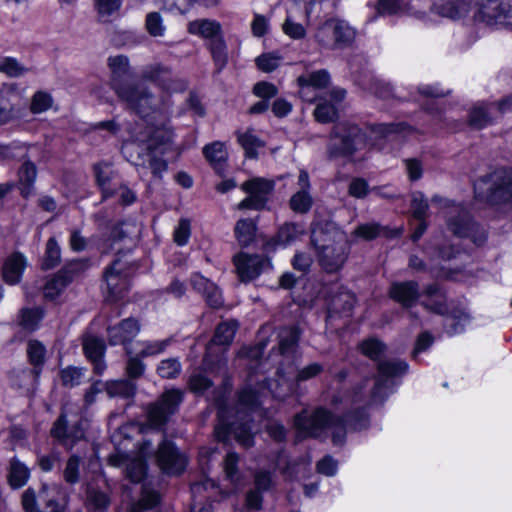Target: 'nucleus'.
I'll return each mask as SVG.
<instances>
[{"label":"nucleus","mask_w":512,"mask_h":512,"mask_svg":"<svg viewBox=\"0 0 512 512\" xmlns=\"http://www.w3.org/2000/svg\"><path fill=\"white\" fill-rule=\"evenodd\" d=\"M347 393L344 398L335 395L332 399L333 404L343 403L347 407L353 408L346 419L332 415L327 409L318 407L312 411L303 409L293 418V427L296 431V441H302L307 438H320L325 436L328 431L332 432V442L334 445H341L345 439V422L353 429L360 430L368 425V415L363 404H351L346 401Z\"/></svg>","instance_id":"f257e3e1"},{"label":"nucleus","mask_w":512,"mask_h":512,"mask_svg":"<svg viewBox=\"0 0 512 512\" xmlns=\"http://www.w3.org/2000/svg\"><path fill=\"white\" fill-rule=\"evenodd\" d=\"M361 352L377 363V375L373 388L367 389L370 382L364 379L349 392L346 401L351 404L371 405L382 402L392 392L393 378L402 376L408 370V364L401 360L385 359L386 345L376 338H369L360 344Z\"/></svg>","instance_id":"f03ea898"},{"label":"nucleus","mask_w":512,"mask_h":512,"mask_svg":"<svg viewBox=\"0 0 512 512\" xmlns=\"http://www.w3.org/2000/svg\"><path fill=\"white\" fill-rule=\"evenodd\" d=\"M108 66L111 70V87L127 109L142 118L148 117L159 109L158 100L146 84L125 79L132 74L127 56L109 57Z\"/></svg>","instance_id":"7ed1b4c3"},{"label":"nucleus","mask_w":512,"mask_h":512,"mask_svg":"<svg viewBox=\"0 0 512 512\" xmlns=\"http://www.w3.org/2000/svg\"><path fill=\"white\" fill-rule=\"evenodd\" d=\"M431 202L445 211L448 229L458 237H468L478 246L486 240V232L474 223L462 203H454L439 195H434Z\"/></svg>","instance_id":"20e7f679"},{"label":"nucleus","mask_w":512,"mask_h":512,"mask_svg":"<svg viewBox=\"0 0 512 512\" xmlns=\"http://www.w3.org/2000/svg\"><path fill=\"white\" fill-rule=\"evenodd\" d=\"M476 198L493 205L512 202V169L495 171L474 184Z\"/></svg>","instance_id":"39448f33"},{"label":"nucleus","mask_w":512,"mask_h":512,"mask_svg":"<svg viewBox=\"0 0 512 512\" xmlns=\"http://www.w3.org/2000/svg\"><path fill=\"white\" fill-rule=\"evenodd\" d=\"M367 144L365 133L357 125L338 123L334 126L328 152L332 157L350 156Z\"/></svg>","instance_id":"423d86ee"},{"label":"nucleus","mask_w":512,"mask_h":512,"mask_svg":"<svg viewBox=\"0 0 512 512\" xmlns=\"http://www.w3.org/2000/svg\"><path fill=\"white\" fill-rule=\"evenodd\" d=\"M228 411L225 407H219L218 425L215 427V436L219 441H226L230 434L235 436V439L245 448H249L254 444V437L252 432V426L250 424V418L248 414L242 415L241 411H238L237 421L230 422L227 418Z\"/></svg>","instance_id":"0eeeda50"},{"label":"nucleus","mask_w":512,"mask_h":512,"mask_svg":"<svg viewBox=\"0 0 512 512\" xmlns=\"http://www.w3.org/2000/svg\"><path fill=\"white\" fill-rule=\"evenodd\" d=\"M275 182L271 179L262 177H253L240 186V189L247 194L242 201L237 204L238 210H263L274 191Z\"/></svg>","instance_id":"6e6552de"},{"label":"nucleus","mask_w":512,"mask_h":512,"mask_svg":"<svg viewBox=\"0 0 512 512\" xmlns=\"http://www.w3.org/2000/svg\"><path fill=\"white\" fill-rule=\"evenodd\" d=\"M141 79L154 83L168 93L182 92L187 88V82L175 76L169 66L162 63H151L141 70Z\"/></svg>","instance_id":"1a4fd4ad"},{"label":"nucleus","mask_w":512,"mask_h":512,"mask_svg":"<svg viewBox=\"0 0 512 512\" xmlns=\"http://www.w3.org/2000/svg\"><path fill=\"white\" fill-rule=\"evenodd\" d=\"M183 401V392L179 389L165 391L160 398L150 405L148 420L153 427L164 425L175 414Z\"/></svg>","instance_id":"9d476101"},{"label":"nucleus","mask_w":512,"mask_h":512,"mask_svg":"<svg viewBox=\"0 0 512 512\" xmlns=\"http://www.w3.org/2000/svg\"><path fill=\"white\" fill-rule=\"evenodd\" d=\"M400 0H379V8L388 13H393L399 7ZM479 5V0H437L434 8L442 16L459 18L467 14L471 9Z\"/></svg>","instance_id":"9b49d317"},{"label":"nucleus","mask_w":512,"mask_h":512,"mask_svg":"<svg viewBox=\"0 0 512 512\" xmlns=\"http://www.w3.org/2000/svg\"><path fill=\"white\" fill-rule=\"evenodd\" d=\"M312 242L319 250V262L325 271L329 273L336 272L344 265L348 249L343 237L333 243L318 246V240L314 234Z\"/></svg>","instance_id":"f8f14e48"},{"label":"nucleus","mask_w":512,"mask_h":512,"mask_svg":"<svg viewBox=\"0 0 512 512\" xmlns=\"http://www.w3.org/2000/svg\"><path fill=\"white\" fill-rule=\"evenodd\" d=\"M479 15L487 24L512 27V0H479Z\"/></svg>","instance_id":"ddd939ff"},{"label":"nucleus","mask_w":512,"mask_h":512,"mask_svg":"<svg viewBox=\"0 0 512 512\" xmlns=\"http://www.w3.org/2000/svg\"><path fill=\"white\" fill-rule=\"evenodd\" d=\"M234 264L242 282L251 281L257 278L262 272L271 268V262L268 258L245 253L236 255L234 257Z\"/></svg>","instance_id":"4468645a"},{"label":"nucleus","mask_w":512,"mask_h":512,"mask_svg":"<svg viewBox=\"0 0 512 512\" xmlns=\"http://www.w3.org/2000/svg\"><path fill=\"white\" fill-rule=\"evenodd\" d=\"M128 273L124 271V265L117 259L105 271L104 278L107 290V298L111 301L119 299L128 288Z\"/></svg>","instance_id":"2eb2a0df"},{"label":"nucleus","mask_w":512,"mask_h":512,"mask_svg":"<svg viewBox=\"0 0 512 512\" xmlns=\"http://www.w3.org/2000/svg\"><path fill=\"white\" fill-rule=\"evenodd\" d=\"M157 461L161 470L167 474H179L186 466V458L167 440L159 445Z\"/></svg>","instance_id":"dca6fc26"},{"label":"nucleus","mask_w":512,"mask_h":512,"mask_svg":"<svg viewBox=\"0 0 512 512\" xmlns=\"http://www.w3.org/2000/svg\"><path fill=\"white\" fill-rule=\"evenodd\" d=\"M330 75L327 70L321 69L300 75L297 78L300 97L308 102H313L317 97L314 92L328 86Z\"/></svg>","instance_id":"f3484780"},{"label":"nucleus","mask_w":512,"mask_h":512,"mask_svg":"<svg viewBox=\"0 0 512 512\" xmlns=\"http://www.w3.org/2000/svg\"><path fill=\"white\" fill-rule=\"evenodd\" d=\"M140 324L134 318H127L118 325L108 328V340L111 345H124L126 353L131 355L132 351L128 344L139 334Z\"/></svg>","instance_id":"a211bd4d"},{"label":"nucleus","mask_w":512,"mask_h":512,"mask_svg":"<svg viewBox=\"0 0 512 512\" xmlns=\"http://www.w3.org/2000/svg\"><path fill=\"white\" fill-rule=\"evenodd\" d=\"M109 463L116 467H125L126 477L131 482H140L146 474V463L142 455L130 457L127 454L117 452L109 456Z\"/></svg>","instance_id":"6ab92c4d"},{"label":"nucleus","mask_w":512,"mask_h":512,"mask_svg":"<svg viewBox=\"0 0 512 512\" xmlns=\"http://www.w3.org/2000/svg\"><path fill=\"white\" fill-rule=\"evenodd\" d=\"M329 32H333L334 35V48L351 43L355 36L354 29L341 19H329L320 26V37L322 40L329 42L326 38Z\"/></svg>","instance_id":"aec40b11"},{"label":"nucleus","mask_w":512,"mask_h":512,"mask_svg":"<svg viewBox=\"0 0 512 512\" xmlns=\"http://www.w3.org/2000/svg\"><path fill=\"white\" fill-rule=\"evenodd\" d=\"M389 296L403 308H411L420 297L419 285L415 281L394 282L389 288Z\"/></svg>","instance_id":"412c9836"},{"label":"nucleus","mask_w":512,"mask_h":512,"mask_svg":"<svg viewBox=\"0 0 512 512\" xmlns=\"http://www.w3.org/2000/svg\"><path fill=\"white\" fill-rule=\"evenodd\" d=\"M298 186L299 190L291 196L289 205L295 213L305 214L311 209L313 198L310 194L309 175L304 170L299 173Z\"/></svg>","instance_id":"4be33fe9"},{"label":"nucleus","mask_w":512,"mask_h":512,"mask_svg":"<svg viewBox=\"0 0 512 512\" xmlns=\"http://www.w3.org/2000/svg\"><path fill=\"white\" fill-rule=\"evenodd\" d=\"M51 434L58 439L67 449H71L75 442L82 439L84 432L81 427L76 424L72 428H68V421L65 413H62L55 422Z\"/></svg>","instance_id":"5701e85b"},{"label":"nucleus","mask_w":512,"mask_h":512,"mask_svg":"<svg viewBox=\"0 0 512 512\" xmlns=\"http://www.w3.org/2000/svg\"><path fill=\"white\" fill-rule=\"evenodd\" d=\"M237 330V322L228 321L220 323L215 331L214 337L207 345L206 355L204 357V364L208 367L212 362V355L214 354V347L216 345L228 346L232 342L235 332Z\"/></svg>","instance_id":"b1692460"},{"label":"nucleus","mask_w":512,"mask_h":512,"mask_svg":"<svg viewBox=\"0 0 512 512\" xmlns=\"http://www.w3.org/2000/svg\"><path fill=\"white\" fill-rule=\"evenodd\" d=\"M191 286L201 293L207 304L212 308H219L223 304V298L218 287L202 275L195 273L190 278Z\"/></svg>","instance_id":"393cba45"},{"label":"nucleus","mask_w":512,"mask_h":512,"mask_svg":"<svg viewBox=\"0 0 512 512\" xmlns=\"http://www.w3.org/2000/svg\"><path fill=\"white\" fill-rule=\"evenodd\" d=\"M80 263L73 262L60 270L44 286V297L50 300L56 298L60 292L71 282L72 272L76 271Z\"/></svg>","instance_id":"a878e982"},{"label":"nucleus","mask_w":512,"mask_h":512,"mask_svg":"<svg viewBox=\"0 0 512 512\" xmlns=\"http://www.w3.org/2000/svg\"><path fill=\"white\" fill-rule=\"evenodd\" d=\"M15 92L12 88L0 89V126L22 117L23 110L13 103Z\"/></svg>","instance_id":"bb28decb"},{"label":"nucleus","mask_w":512,"mask_h":512,"mask_svg":"<svg viewBox=\"0 0 512 512\" xmlns=\"http://www.w3.org/2000/svg\"><path fill=\"white\" fill-rule=\"evenodd\" d=\"M502 113L498 112V104L489 103L475 106L469 116V123L476 129H482L493 123Z\"/></svg>","instance_id":"cd10ccee"},{"label":"nucleus","mask_w":512,"mask_h":512,"mask_svg":"<svg viewBox=\"0 0 512 512\" xmlns=\"http://www.w3.org/2000/svg\"><path fill=\"white\" fill-rule=\"evenodd\" d=\"M188 32L210 41L222 37V25L213 19H197L188 24Z\"/></svg>","instance_id":"c85d7f7f"},{"label":"nucleus","mask_w":512,"mask_h":512,"mask_svg":"<svg viewBox=\"0 0 512 512\" xmlns=\"http://www.w3.org/2000/svg\"><path fill=\"white\" fill-rule=\"evenodd\" d=\"M85 355L94 365V371L97 374H102L106 369V364L103 360L105 344L96 337L89 336L85 338L83 343Z\"/></svg>","instance_id":"c756f323"},{"label":"nucleus","mask_w":512,"mask_h":512,"mask_svg":"<svg viewBox=\"0 0 512 512\" xmlns=\"http://www.w3.org/2000/svg\"><path fill=\"white\" fill-rule=\"evenodd\" d=\"M27 260L21 253H14L4 263L3 279L9 285L18 284L26 268Z\"/></svg>","instance_id":"7c9ffc66"},{"label":"nucleus","mask_w":512,"mask_h":512,"mask_svg":"<svg viewBox=\"0 0 512 512\" xmlns=\"http://www.w3.org/2000/svg\"><path fill=\"white\" fill-rule=\"evenodd\" d=\"M27 354L30 362L34 365V369L29 371H22V375L25 378L36 380L41 372L39 367L45 361L46 349L41 342L37 340H31L28 343Z\"/></svg>","instance_id":"2f4dec72"},{"label":"nucleus","mask_w":512,"mask_h":512,"mask_svg":"<svg viewBox=\"0 0 512 512\" xmlns=\"http://www.w3.org/2000/svg\"><path fill=\"white\" fill-rule=\"evenodd\" d=\"M94 172L97 184L101 189L103 199L113 198L115 196V191L112 188L115 183H112V180L114 179V172L110 164H95Z\"/></svg>","instance_id":"473e14b6"},{"label":"nucleus","mask_w":512,"mask_h":512,"mask_svg":"<svg viewBox=\"0 0 512 512\" xmlns=\"http://www.w3.org/2000/svg\"><path fill=\"white\" fill-rule=\"evenodd\" d=\"M105 391L110 398L132 399L136 394V384L132 380L119 379L104 384Z\"/></svg>","instance_id":"72a5a7b5"},{"label":"nucleus","mask_w":512,"mask_h":512,"mask_svg":"<svg viewBox=\"0 0 512 512\" xmlns=\"http://www.w3.org/2000/svg\"><path fill=\"white\" fill-rule=\"evenodd\" d=\"M257 225L253 219L243 218L236 222L234 227L235 237L242 247H248L256 236Z\"/></svg>","instance_id":"f704fd0d"},{"label":"nucleus","mask_w":512,"mask_h":512,"mask_svg":"<svg viewBox=\"0 0 512 512\" xmlns=\"http://www.w3.org/2000/svg\"><path fill=\"white\" fill-rule=\"evenodd\" d=\"M36 176L37 169L35 164L29 160L25 161L18 172L20 190L24 197L27 198L31 195Z\"/></svg>","instance_id":"c9c22d12"},{"label":"nucleus","mask_w":512,"mask_h":512,"mask_svg":"<svg viewBox=\"0 0 512 512\" xmlns=\"http://www.w3.org/2000/svg\"><path fill=\"white\" fill-rule=\"evenodd\" d=\"M299 329L295 326L283 328L278 334V349L280 354L285 355L292 353L299 340Z\"/></svg>","instance_id":"e433bc0d"},{"label":"nucleus","mask_w":512,"mask_h":512,"mask_svg":"<svg viewBox=\"0 0 512 512\" xmlns=\"http://www.w3.org/2000/svg\"><path fill=\"white\" fill-rule=\"evenodd\" d=\"M304 232L303 226L299 224L285 223L279 228L275 241L279 245L287 246L296 241Z\"/></svg>","instance_id":"4c0bfd02"},{"label":"nucleus","mask_w":512,"mask_h":512,"mask_svg":"<svg viewBox=\"0 0 512 512\" xmlns=\"http://www.w3.org/2000/svg\"><path fill=\"white\" fill-rule=\"evenodd\" d=\"M110 496L98 489H89L87 491L86 506L93 512H106L110 506Z\"/></svg>","instance_id":"58836bf2"},{"label":"nucleus","mask_w":512,"mask_h":512,"mask_svg":"<svg viewBox=\"0 0 512 512\" xmlns=\"http://www.w3.org/2000/svg\"><path fill=\"white\" fill-rule=\"evenodd\" d=\"M29 72V68L15 57H3L0 59V73L9 78H20Z\"/></svg>","instance_id":"ea45409f"},{"label":"nucleus","mask_w":512,"mask_h":512,"mask_svg":"<svg viewBox=\"0 0 512 512\" xmlns=\"http://www.w3.org/2000/svg\"><path fill=\"white\" fill-rule=\"evenodd\" d=\"M238 142L245 150L246 156L250 158H255L257 150L264 146V142L255 135L252 129L238 133Z\"/></svg>","instance_id":"a19ab883"},{"label":"nucleus","mask_w":512,"mask_h":512,"mask_svg":"<svg viewBox=\"0 0 512 512\" xmlns=\"http://www.w3.org/2000/svg\"><path fill=\"white\" fill-rule=\"evenodd\" d=\"M208 47L218 71L222 70L228 61L227 45L224 37H217L210 41Z\"/></svg>","instance_id":"79ce46f5"},{"label":"nucleus","mask_w":512,"mask_h":512,"mask_svg":"<svg viewBox=\"0 0 512 512\" xmlns=\"http://www.w3.org/2000/svg\"><path fill=\"white\" fill-rule=\"evenodd\" d=\"M159 499V494L156 491L144 486L141 499L130 506L129 512H149L159 503Z\"/></svg>","instance_id":"37998d69"},{"label":"nucleus","mask_w":512,"mask_h":512,"mask_svg":"<svg viewBox=\"0 0 512 512\" xmlns=\"http://www.w3.org/2000/svg\"><path fill=\"white\" fill-rule=\"evenodd\" d=\"M239 456L235 452H229L223 463L225 477L237 489L241 483V475L238 471Z\"/></svg>","instance_id":"c03bdc74"},{"label":"nucleus","mask_w":512,"mask_h":512,"mask_svg":"<svg viewBox=\"0 0 512 512\" xmlns=\"http://www.w3.org/2000/svg\"><path fill=\"white\" fill-rule=\"evenodd\" d=\"M61 260V248L54 237L48 239L45 248L43 269H52L56 267Z\"/></svg>","instance_id":"a18cd8bd"},{"label":"nucleus","mask_w":512,"mask_h":512,"mask_svg":"<svg viewBox=\"0 0 512 512\" xmlns=\"http://www.w3.org/2000/svg\"><path fill=\"white\" fill-rule=\"evenodd\" d=\"M29 469L18 460H13L10 465L9 482L13 488L24 486L29 478Z\"/></svg>","instance_id":"49530a36"},{"label":"nucleus","mask_w":512,"mask_h":512,"mask_svg":"<svg viewBox=\"0 0 512 512\" xmlns=\"http://www.w3.org/2000/svg\"><path fill=\"white\" fill-rule=\"evenodd\" d=\"M122 4V0H95V8L99 21L108 22L116 14Z\"/></svg>","instance_id":"de8ad7c7"},{"label":"nucleus","mask_w":512,"mask_h":512,"mask_svg":"<svg viewBox=\"0 0 512 512\" xmlns=\"http://www.w3.org/2000/svg\"><path fill=\"white\" fill-rule=\"evenodd\" d=\"M52 105L53 98L49 93L37 91L31 97L29 110L32 114H41L48 111Z\"/></svg>","instance_id":"09e8293b"},{"label":"nucleus","mask_w":512,"mask_h":512,"mask_svg":"<svg viewBox=\"0 0 512 512\" xmlns=\"http://www.w3.org/2000/svg\"><path fill=\"white\" fill-rule=\"evenodd\" d=\"M43 315V310L39 307L23 309L20 325L27 331H34L38 328Z\"/></svg>","instance_id":"8fccbe9b"},{"label":"nucleus","mask_w":512,"mask_h":512,"mask_svg":"<svg viewBox=\"0 0 512 512\" xmlns=\"http://www.w3.org/2000/svg\"><path fill=\"white\" fill-rule=\"evenodd\" d=\"M170 343L171 339L138 342V345L141 346L138 354L142 358L156 356L164 352Z\"/></svg>","instance_id":"3c124183"},{"label":"nucleus","mask_w":512,"mask_h":512,"mask_svg":"<svg viewBox=\"0 0 512 512\" xmlns=\"http://www.w3.org/2000/svg\"><path fill=\"white\" fill-rule=\"evenodd\" d=\"M203 153L206 159L215 167L217 165H221L227 159V152L225 150L224 144L221 142H214L212 144L206 145L203 148Z\"/></svg>","instance_id":"603ef678"},{"label":"nucleus","mask_w":512,"mask_h":512,"mask_svg":"<svg viewBox=\"0 0 512 512\" xmlns=\"http://www.w3.org/2000/svg\"><path fill=\"white\" fill-rule=\"evenodd\" d=\"M355 304V297L349 291H342L335 295L330 302L331 309L335 312L349 313Z\"/></svg>","instance_id":"864d4df0"},{"label":"nucleus","mask_w":512,"mask_h":512,"mask_svg":"<svg viewBox=\"0 0 512 512\" xmlns=\"http://www.w3.org/2000/svg\"><path fill=\"white\" fill-rule=\"evenodd\" d=\"M470 317L463 311L454 312L446 319V329L449 335L458 334L464 331L465 326L469 323Z\"/></svg>","instance_id":"5fc2aeb1"},{"label":"nucleus","mask_w":512,"mask_h":512,"mask_svg":"<svg viewBox=\"0 0 512 512\" xmlns=\"http://www.w3.org/2000/svg\"><path fill=\"white\" fill-rule=\"evenodd\" d=\"M429 204L425 195L420 191H415L411 194V211L412 215L417 220H424L427 217Z\"/></svg>","instance_id":"6e6d98bb"},{"label":"nucleus","mask_w":512,"mask_h":512,"mask_svg":"<svg viewBox=\"0 0 512 512\" xmlns=\"http://www.w3.org/2000/svg\"><path fill=\"white\" fill-rule=\"evenodd\" d=\"M85 374L82 368L69 366L61 370L60 379L64 386L75 387L82 383Z\"/></svg>","instance_id":"4d7b16f0"},{"label":"nucleus","mask_w":512,"mask_h":512,"mask_svg":"<svg viewBox=\"0 0 512 512\" xmlns=\"http://www.w3.org/2000/svg\"><path fill=\"white\" fill-rule=\"evenodd\" d=\"M260 397V390L252 389L249 385L239 393V405L242 408L253 410L260 405Z\"/></svg>","instance_id":"13d9d810"},{"label":"nucleus","mask_w":512,"mask_h":512,"mask_svg":"<svg viewBox=\"0 0 512 512\" xmlns=\"http://www.w3.org/2000/svg\"><path fill=\"white\" fill-rule=\"evenodd\" d=\"M314 117L320 123L333 122L338 117L337 109L329 102H321L314 110Z\"/></svg>","instance_id":"bf43d9fd"},{"label":"nucleus","mask_w":512,"mask_h":512,"mask_svg":"<svg viewBox=\"0 0 512 512\" xmlns=\"http://www.w3.org/2000/svg\"><path fill=\"white\" fill-rule=\"evenodd\" d=\"M181 372V363L177 358L162 360L157 368L160 377L166 379L176 378Z\"/></svg>","instance_id":"052dcab7"},{"label":"nucleus","mask_w":512,"mask_h":512,"mask_svg":"<svg viewBox=\"0 0 512 512\" xmlns=\"http://www.w3.org/2000/svg\"><path fill=\"white\" fill-rule=\"evenodd\" d=\"M188 386L191 392L201 394L212 386V381L202 371H195L188 380Z\"/></svg>","instance_id":"680f3d73"},{"label":"nucleus","mask_w":512,"mask_h":512,"mask_svg":"<svg viewBox=\"0 0 512 512\" xmlns=\"http://www.w3.org/2000/svg\"><path fill=\"white\" fill-rule=\"evenodd\" d=\"M282 56L276 52L264 53L256 58L257 67L263 72H272L281 63Z\"/></svg>","instance_id":"e2e57ef3"},{"label":"nucleus","mask_w":512,"mask_h":512,"mask_svg":"<svg viewBox=\"0 0 512 512\" xmlns=\"http://www.w3.org/2000/svg\"><path fill=\"white\" fill-rule=\"evenodd\" d=\"M148 33L153 37H161L165 33L163 19L158 12H150L146 16L145 21Z\"/></svg>","instance_id":"0e129e2a"},{"label":"nucleus","mask_w":512,"mask_h":512,"mask_svg":"<svg viewBox=\"0 0 512 512\" xmlns=\"http://www.w3.org/2000/svg\"><path fill=\"white\" fill-rule=\"evenodd\" d=\"M173 138V132L168 128H157L150 133L149 137V149H156L157 146L165 145L170 143Z\"/></svg>","instance_id":"69168bd1"},{"label":"nucleus","mask_w":512,"mask_h":512,"mask_svg":"<svg viewBox=\"0 0 512 512\" xmlns=\"http://www.w3.org/2000/svg\"><path fill=\"white\" fill-rule=\"evenodd\" d=\"M191 235V223L188 219H180L178 225L176 226L173 238L174 242L178 246H184L188 243Z\"/></svg>","instance_id":"338daca9"},{"label":"nucleus","mask_w":512,"mask_h":512,"mask_svg":"<svg viewBox=\"0 0 512 512\" xmlns=\"http://www.w3.org/2000/svg\"><path fill=\"white\" fill-rule=\"evenodd\" d=\"M80 462V458L76 455H72L68 459L63 472L64 479L67 483L75 484L78 482Z\"/></svg>","instance_id":"774afa93"}]
</instances>
